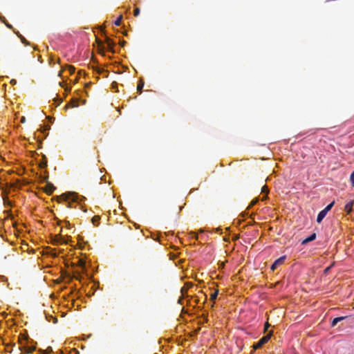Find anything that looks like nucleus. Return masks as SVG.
<instances>
[{
    "mask_svg": "<svg viewBox=\"0 0 354 354\" xmlns=\"http://www.w3.org/2000/svg\"><path fill=\"white\" fill-rule=\"evenodd\" d=\"M61 198L67 203L68 207H72L73 203H81L85 199L83 196H80L75 192H66L61 195Z\"/></svg>",
    "mask_w": 354,
    "mask_h": 354,
    "instance_id": "f257e3e1",
    "label": "nucleus"
},
{
    "mask_svg": "<svg viewBox=\"0 0 354 354\" xmlns=\"http://www.w3.org/2000/svg\"><path fill=\"white\" fill-rule=\"evenodd\" d=\"M273 332L269 331L267 335L262 337L255 344L253 345L254 350L260 349L265 344H266L271 338Z\"/></svg>",
    "mask_w": 354,
    "mask_h": 354,
    "instance_id": "f03ea898",
    "label": "nucleus"
},
{
    "mask_svg": "<svg viewBox=\"0 0 354 354\" xmlns=\"http://www.w3.org/2000/svg\"><path fill=\"white\" fill-rule=\"evenodd\" d=\"M286 258V256H283L275 260L274 262L271 266V270H275L278 268V266L282 265L284 263Z\"/></svg>",
    "mask_w": 354,
    "mask_h": 354,
    "instance_id": "7ed1b4c3",
    "label": "nucleus"
},
{
    "mask_svg": "<svg viewBox=\"0 0 354 354\" xmlns=\"http://www.w3.org/2000/svg\"><path fill=\"white\" fill-rule=\"evenodd\" d=\"M66 71H68L69 75H73L75 73V68L73 66H66L65 68H63L62 71H59V76L61 77L62 76V73L63 72Z\"/></svg>",
    "mask_w": 354,
    "mask_h": 354,
    "instance_id": "20e7f679",
    "label": "nucleus"
},
{
    "mask_svg": "<svg viewBox=\"0 0 354 354\" xmlns=\"http://www.w3.org/2000/svg\"><path fill=\"white\" fill-rule=\"evenodd\" d=\"M316 234L315 233H313L312 234H310L309 236H308L307 238H306L305 239H304L301 242V244L302 245H306L314 240H315L316 239Z\"/></svg>",
    "mask_w": 354,
    "mask_h": 354,
    "instance_id": "39448f33",
    "label": "nucleus"
},
{
    "mask_svg": "<svg viewBox=\"0 0 354 354\" xmlns=\"http://www.w3.org/2000/svg\"><path fill=\"white\" fill-rule=\"evenodd\" d=\"M327 214V212H326L325 211H324L323 209L317 215V222L320 223L323 219L325 218V216H326Z\"/></svg>",
    "mask_w": 354,
    "mask_h": 354,
    "instance_id": "423d86ee",
    "label": "nucleus"
},
{
    "mask_svg": "<svg viewBox=\"0 0 354 354\" xmlns=\"http://www.w3.org/2000/svg\"><path fill=\"white\" fill-rule=\"evenodd\" d=\"M353 201H351L349 202H348L345 207H344V210L347 212V214H350L353 209Z\"/></svg>",
    "mask_w": 354,
    "mask_h": 354,
    "instance_id": "0eeeda50",
    "label": "nucleus"
},
{
    "mask_svg": "<svg viewBox=\"0 0 354 354\" xmlns=\"http://www.w3.org/2000/svg\"><path fill=\"white\" fill-rule=\"evenodd\" d=\"M346 317H335V319H333V320L332 322V324H331V326L333 327L335 326L338 322L345 319Z\"/></svg>",
    "mask_w": 354,
    "mask_h": 354,
    "instance_id": "6e6552de",
    "label": "nucleus"
},
{
    "mask_svg": "<svg viewBox=\"0 0 354 354\" xmlns=\"http://www.w3.org/2000/svg\"><path fill=\"white\" fill-rule=\"evenodd\" d=\"M261 192L262 193H264L266 195L264 196H263V198H261L262 201H265L266 200V198H268V194L269 192V190H268V188L267 186L264 185L261 188Z\"/></svg>",
    "mask_w": 354,
    "mask_h": 354,
    "instance_id": "1a4fd4ad",
    "label": "nucleus"
},
{
    "mask_svg": "<svg viewBox=\"0 0 354 354\" xmlns=\"http://www.w3.org/2000/svg\"><path fill=\"white\" fill-rule=\"evenodd\" d=\"M218 295V290H216L214 292H212L210 295V300L214 301L216 300Z\"/></svg>",
    "mask_w": 354,
    "mask_h": 354,
    "instance_id": "9d476101",
    "label": "nucleus"
},
{
    "mask_svg": "<svg viewBox=\"0 0 354 354\" xmlns=\"http://www.w3.org/2000/svg\"><path fill=\"white\" fill-rule=\"evenodd\" d=\"M100 216H95L92 218V223H93V225H97L100 223Z\"/></svg>",
    "mask_w": 354,
    "mask_h": 354,
    "instance_id": "9b49d317",
    "label": "nucleus"
},
{
    "mask_svg": "<svg viewBox=\"0 0 354 354\" xmlns=\"http://www.w3.org/2000/svg\"><path fill=\"white\" fill-rule=\"evenodd\" d=\"M334 203H335V202L333 201L332 203L328 204L323 210L328 213L333 207Z\"/></svg>",
    "mask_w": 354,
    "mask_h": 354,
    "instance_id": "f8f14e48",
    "label": "nucleus"
},
{
    "mask_svg": "<svg viewBox=\"0 0 354 354\" xmlns=\"http://www.w3.org/2000/svg\"><path fill=\"white\" fill-rule=\"evenodd\" d=\"M16 34L20 38V39L23 44H24L25 45L28 44V42L27 41V40L21 35H20L18 32H16Z\"/></svg>",
    "mask_w": 354,
    "mask_h": 354,
    "instance_id": "ddd939ff",
    "label": "nucleus"
},
{
    "mask_svg": "<svg viewBox=\"0 0 354 354\" xmlns=\"http://www.w3.org/2000/svg\"><path fill=\"white\" fill-rule=\"evenodd\" d=\"M122 20V16L120 15L119 17L117 18V19L115 21L114 24L115 26H119L121 24Z\"/></svg>",
    "mask_w": 354,
    "mask_h": 354,
    "instance_id": "4468645a",
    "label": "nucleus"
},
{
    "mask_svg": "<svg viewBox=\"0 0 354 354\" xmlns=\"http://www.w3.org/2000/svg\"><path fill=\"white\" fill-rule=\"evenodd\" d=\"M144 86V82H140L138 84L137 89L138 91L141 92L142 88Z\"/></svg>",
    "mask_w": 354,
    "mask_h": 354,
    "instance_id": "2eb2a0df",
    "label": "nucleus"
},
{
    "mask_svg": "<svg viewBox=\"0 0 354 354\" xmlns=\"http://www.w3.org/2000/svg\"><path fill=\"white\" fill-rule=\"evenodd\" d=\"M71 106H72L73 107H77V106H78V101H77V100H72V102H71Z\"/></svg>",
    "mask_w": 354,
    "mask_h": 354,
    "instance_id": "dca6fc26",
    "label": "nucleus"
},
{
    "mask_svg": "<svg viewBox=\"0 0 354 354\" xmlns=\"http://www.w3.org/2000/svg\"><path fill=\"white\" fill-rule=\"evenodd\" d=\"M270 324L268 322H266L264 325V332H266L270 328Z\"/></svg>",
    "mask_w": 354,
    "mask_h": 354,
    "instance_id": "f3484780",
    "label": "nucleus"
},
{
    "mask_svg": "<svg viewBox=\"0 0 354 354\" xmlns=\"http://www.w3.org/2000/svg\"><path fill=\"white\" fill-rule=\"evenodd\" d=\"M139 14H140V9L137 8L134 10V16L137 17L139 15Z\"/></svg>",
    "mask_w": 354,
    "mask_h": 354,
    "instance_id": "a211bd4d",
    "label": "nucleus"
},
{
    "mask_svg": "<svg viewBox=\"0 0 354 354\" xmlns=\"http://www.w3.org/2000/svg\"><path fill=\"white\" fill-rule=\"evenodd\" d=\"M350 180H351L352 186L354 187V176L351 175Z\"/></svg>",
    "mask_w": 354,
    "mask_h": 354,
    "instance_id": "6ab92c4d",
    "label": "nucleus"
},
{
    "mask_svg": "<svg viewBox=\"0 0 354 354\" xmlns=\"http://www.w3.org/2000/svg\"><path fill=\"white\" fill-rule=\"evenodd\" d=\"M191 234L193 238H194L195 239H198V235L195 232H192Z\"/></svg>",
    "mask_w": 354,
    "mask_h": 354,
    "instance_id": "aec40b11",
    "label": "nucleus"
},
{
    "mask_svg": "<svg viewBox=\"0 0 354 354\" xmlns=\"http://www.w3.org/2000/svg\"><path fill=\"white\" fill-rule=\"evenodd\" d=\"M107 44L109 47H112L113 42L109 39H107Z\"/></svg>",
    "mask_w": 354,
    "mask_h": 354,
    "instance_id": "412c9836",
    "label": "nucleus"
},
{
    "mask_svg": "<svg viewBox=\"0 0 354 354\" xmlns=\"http://www.w3.org/2000/svg\"><path fill=\"white\" fill-rule=\"evenodd\" d=\"M16 82H16V80H12L10 81V83H11L12 84H16Z\"/></svg>",
    "mask_w": 354,
    "mask_h": 354,
    "instance_id": "4be33fe9",
    "label": "nucleus"
},
{
    "mask_svg": "<svg viewBox=\"0 0 354 354\" xmlns=\"http://www.w3.org/2000/svg\"><path fill=\"white\" fill-rule=\"evenodd\" d=\"M257 201H258V199H255V200L252 201V204L254 205L257 203Z\"/></svg>",
    "mask_w": 354,
    "mask_h": 354,
    "instance_id": "5701e85b",
    "label": "nucleus"
},
{
    "mask_svg": "<svg viewBox=\"0 0 354 354\" xmlns=\"http://www.w3.org/2000/svg\"><path fill=\"white\" fill-rule=\"evenodd\" d=\"M5 24L7 26V27H8L9 28H12V26L10 24H7V23H5Z\"/></svg>",
    "mask_w": 354,
    "mask_h": 354,
    "instance_id": "b1692460",
    "label": "nucleus"
},
{
    "mask_svg": "<svg viewBox=\"0 0 354 354\" xmlns=\"http://www.w3.org/2000/svg\"><path fill=\"white\" fill-rule=\"evenodd\" d=\"M21 122H25V118L24 117H22L21 120Z\"/></svg>",
    "mask_w": 354,
    "mask_h": 354,
    "instance_id": "393cba45",
    "label": "nucleus"
},
{
    "mask_svg": "<svg viewBox=\"0 0 354 354\" xmlns=\"http://www.w3.org/2000/svg\"><path fill=\"white\" fill-rule=\"evenodd\" d=\"M61 86H64V82L59 83Z\"/></svg>",
    "mask_w": 354,
    "mask_h": 354,
    "instance_id": "a878e982",
    "label": "nucleus"
},
{
    "mask_svg": "<svg viewBox=\"0 0 354 354\" xmlns=\"http://www.w3.org/2000/svg\"><path fill=\"white\" fill-rule=\"evenodd\" d=\"M53 322H54V323H56V322H57V319H56V318H53Z\"/></svg>",
    "mask_w": 354,
    "mask_h": 354,
    "instance_id": "bb28decb",
    "label": "nucleus"
},
{
    "mask_svg": "<svg viewBox=\"0 0 354 354\" xmlns=\"http://www.w3.org/2000/svg\"><path fill=\"white\" fill-rule=\"evenodd\" d=\"M351 175L354 176V171L352 172Z\"/></svg>",
    "mask_w": 354,
    "mask_h": 354,
    "instance_id": "cd10ccee",
    "label": "nucleus"
}]
</instances>
